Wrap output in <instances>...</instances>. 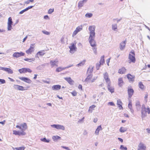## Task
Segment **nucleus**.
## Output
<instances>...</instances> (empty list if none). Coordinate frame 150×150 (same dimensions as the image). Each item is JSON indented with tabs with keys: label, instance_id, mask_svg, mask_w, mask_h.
Segmentation results:
<instances>
[{
	"label": "nucleus",
	"instance_id": "f257e3e1",
	"mask_svg": "<svg viewBox=\"0 0 150 150\" xmlns=\"http://www.w3.org/2000/svg\"><path fill=\"white\" fill-rule=\"evenodd\" d=\"M141 112L142 119L143 120L147 116V113L150 114V108L148 106L146 107L145 105L143 104L142 105Z\"/></svg>",
	"mask_w": 150,
	"mask_h": 150
},
{
	"label": "nucleus",
	"instance_id": "f03ea898",
	"mask_svg": "<svg viewBox=\"0 0 150 150\" xmlns=\"http://www.w3.org/2000/svg\"><path fill=\"white\" fill-rule=\"evenodd\" d=\"M128 59L131 61V62L134 63L136 61L135 58V54L133 50H132L130 52L129 55Z\"/></svg>",
	"mask_w": 150,
	"mask_h": 150
},
{
	"label": "nucleus",
	"instance_id": "7ed1b4c3",
	"mask_svg": "<svg viewBox=\"0 0 150 150\" xmlns=\"http://www.w3.org/2000/svg\"><path fill=\"white\" fill-rule=\"evenodd\" d=\"M95 25L90 26L88 28L89 31L90 35L89 37H95Z\"/></svg>",
	"mask_w": 150,
	"mask_h": 150
},
{
	"label": "nucleus",
	"instance_id": "20e7f679",
	"mask_svg": "<svg viewBox=\"0 0 150 150\" xmlns=\"http://www.w3.org/2000/svg\"><path fill=\"white\" fill-rule=\"evenodd\" d=\"M95 37H89L88 41L91 46L92 47H96V41L94 40Z\"/></svg>",
	"mask_w": 150,
	"mask_h": 150
},
{
	"label": "nucleus",
	"instance_id": "39448f33",
	"mask_svg": "<svg viewBox=\"0 0 150 150\" xmlns=\"http://www.w3.org/2000/svg\"><path fill=\"white\" fill-rule=\"evenodd\" d=\"M76 42L71 44V45L69 46V48L70 49V52L71 53H74L76 51L77 48L76 46Z\"/></svg>",
	"mask_w": 150,
	"mask_h": 150
},
{
	"label": "nucleus",
	"instance_id": "423d86ee",
	"mask_svg": "<svg viewBox=\"0 0 150 150\" xmlns=\"http://www.w3.org/2000/svg\"><path fill=\"white\" fill-rule=\"evenodd\" d=\"M19 72L21 74L23 73H25L27 72L31 73L32 71L29 68H22L18 70Z\"/></svg>",
	"mask_w": 150,
	"mask_h": 150
},
{
	"label": "nucleus",
	"instance_id": "0eeeda50",
	"mask_svg": "<svg viewBox=\"0 0 150 150\" xmlns=\"http://www.w3.org/2000/svg\"><path fill=\"white\" fill-rule=\"evenodd\" d=\"M108 77V74L107 72L103 74L104 78L107 84H110L111 83L110 80Z\"/></svg>",
	"mask_w": 150,
	"mask_h": 150
},
{
	"label": "nucleus",
	"instance_id": "6e6552de",
	"mask_svg": "<svg viewBox=\"0 0 150 150\" xmlns=\"http://www.w3.org/2000/svg\"><path fill=\"white\" fill-rule=\"evenodd\" d=\"M35 44H31L30 48L26 51V52L28 54H31V52L34 51Z\"/></svg>",
	"mask_w": 150,
	"mask_h": 150
},
{
	"label": "nucleus",
	"instance_id": "1a4fd4ad",
	"mask_svg": "<svg viewBox=\"0 0 150 150\" xmlns=\"http://www.w3.org/2000/svg\"><path fill=\"white\" fill-rule=\"evenodd\" d=\"M13 87L15 89L19 91H23L27 90L26 88H24L23 86L18 85L14 84L13 85Z\"/></svg>",
	"mask_w": 150,
	"mask_h": 150
},
{
	"label": "nucleus",
	"instance_id": "9d476101",
	"mask_svg": "<svg viewBox=\"0 0 150 150\" xmlns=\"http://www.w3.org/2000/svg\"><path fill=\"white\" fill-rule=\"evenodd\" d=\"M51 126L52 127L57 129H62V130H64L65 129V127L62 125L54 124L51 125Z\"/></svg>",
	"mask_w": 150,
	"mask_h": 150
},
{
	"label": "nucleus",
	"instance_id": "9b49d317",
	"mask_svg": "<svg viewBox=\"0 0 150 150\" xmlns=\"http://www.w3.org/2000/svg\"><path fill=\"white\" fill-rule=\"evenodd\" d=\"M24 54L25 53L22 52H16L13 54V57L18 58L21 56H23Z\"/></svg>",
	"mask_w": 150,
	"mask_h": 150
},
{
	"label": "nucleus",
	"instance_id": "f8f14e48",
	"mask_svg": "<svg viewBox=\"0 0 150 150\" xmlns=\"http://www.w3.org/2000/svg\"><path fill=\"white\" fill-rule=\"evenodd\" d=\"M127 77L129 82H133L134 80L135 76L131 75L130 74H128L127 75Z\"/></svg>",
	"mask_w": 150,
	"mask_h": 150
},
{
	"label": "nucleus",
	"instance_id": "ddd939ff",
	"mask_svg": "<svg viewBox=\"0 0 150 150\" xmlns=\"http://www.w3.org/2000/svg\"><path fill=\"white\" fill-rule=\"evenodd\" d=\"M127 42L126 40H125L123 42H122L120 45V48L121 50H123L125 48V45Z\"/></svg>",
	"mask_w": 150,
	"mask_h": 150
},
{
	"label": "nucleus",
	"instance_id": "4468645a",
	"mask_svg": "<svg viewBox=\"0 0 150 150\" xmlns=\"http://www.w3.org/2000/svg\"><path fill=\"white\" fill-rule=\"evenodd\" d=\"M127 92L129 97L130 98L133 94L134 91L132 88H128Z\"/></svg>",
	"mask_w": 150,
	"mask_h": 150
},
{
	"label": "nucleus",
	"instance_id": "2eb2a0df",
	"mask_svg": "<svg viewBox=\"0 0 150 150\" xmlns=\"http://www.w3.org/2000/svg\"><path fill=\"white\" fill-rule=\"evenodd\" d=\"M19 78L21 80L28 83H30L31 82V80L30 79L27 77H19Z\"/></svg>",
	"mask_w": 150,
	"mask_h": 150
},
{
	"label": "nucleus",
	"instance_id": "dca6fc26",
	"mask_svg": "<svg viewBox=\"0 0 150 150\" xmlns=\"http://www.w3.org/2000/svg\"><path fill=\"white\" fill-rule=\"evenodd\" d=\"M146 146L142 143H140L138 146L137 150H145Z\"/></svg>",
	"mask_w": 150,
	"mask_h": 150
},
{
	"label": "nucleus",
	"instance_id": "f3484780",
	"mask_svg": "<svg viewBox=\"0 0 150 150\" xmlns=\"http://www.w3.org/2000/svg\"><path fill=\"white\" fill-rule=\"evenodd\" d=\"M13 134H14L16 135H18L19 136L21 135H24L26 133L24 132H19L18 131H16V130H13Z\"/></svg>",
	"mask_w": 150,
	"mask_h": 150
},
{
	"label": "nucleus",
	"instance_id": "a211bd4d",
	"mask_svg": "<svg viewBox=\"0 0 150 150\" xmlns=\"http://www.w3.org/2000/svg\"><path fill=\"white\" fill-rule=\"evenodd\" d=\"M88 0H83L82 1H80L78 4V7L79 8L82 7L84 3H86L87 2Z\"/></svg>",
	"mask_w": 150,
	"mask_h": 150
},
{
	"label": "nucleus",
	"instance_id": "6ab92c4d",
	"mask_svg": "<svg viewBox=\"0 0 150 150\" xmlns=\"http://www.w3.org/2000/svg\"><path fill=\"white\" fill-rule=\"evenodd\" d=\"M61 88V86L59 85H56L53 86L52 87V89L53 90H59Z\"/></svg>",
	"mask_w": 150,
	"mask_h": 150
},
{
	"label": "nucleus",
	"instance_id": "aec40b11",
	"mask_svg": "<svg viewBox=\"0 0 150 150\" xmlns=\"http://www.w3.org/2000/svg\"><path fill=\"white\" fill-rule=\"evenodd\" d=\"M136 108L137 110L138 111L140 110L141 109V105L140 104V103L139 101H137L135 104Z\"/></svg>",
	"mask_w": 150,
	"mask_h": 150
},
{
	"label": "nucleus",
	"instance_id": "412c9836",
	"mask_svg": "<svg viewBox=\"0 0 150 150\" xmlns=\"http://www.w3.org/2000/svg\"><path fill=\"white\" fill-rule=\"evenodd\" d=\"M58 62V61L54 60H51L50 61V64L52 67H53L54 66H56V67L58 66V65H57V63Z\"/></svg>",
	"mask_w": 150,
	"mask_h": 150
},
{
	"label": "nucleus",
	"instance_id": "4be33fe9",
	"mask_svg": "<svg viewBox=\"0 0 150 150\" xmlns=\"http://www.w3.org/2000/svg\"><path fill=\"white\" fill-rule=\"evenodd\" d=\"M122 103L121 100L119 99L117 100V105L120 109H123V107L122 106Z\"/></svg>",
	"mask_w": 150,
	"mask_h": 150
},
{
	"label": "nucleus",
	"instance_id": "5701e85b",
	"mask_svg": "<svg viewBox=\"0 0 150 150\" xmlns=\"http://www.w3.org/2000/svg\"><path fill=\"white\" fill-rule=\"evenodd\" d=\"M64 79L70 84H72L74 82L73 80L70 77L64 78Z\"/></svg>",
	"mask_w": 150,
	"mask_h": 150
},
{
	"label": "nucleus",
	"instance_id": "b1692460",
	"mask_svg": "<svg viewBox=\"0 0 150 150\" xmlns=\"http://www.w3.org/2000/svg\"><path fill=\"white\" fill-rule=\"evenodd\" d=\"M21 127H22L21 129V132H24L27 128V125L25 123H24L23 124L21 125Z\"/></svg>",
	"mask_w": 150,
	"mask_h": 150
},
{
	"label": "nucleus",
	"instance_id": "393cba45",
	"mask_svg": "<svg viewBox=\"0 0 150 150\" xmlns=\"http://www.w3.org/2000/svg\"><path fill=\"white\" fill-rule=\"evenodd\" d=\"M124 83V82L122 80V78H120L118 79V84L119 86L120 87H122Z\"/></svg>",
	"mask_w": 150,
	"mask_h": 150
},
{
	"label": "nucleus",
	"instance_id": "a878e982",
	"mask_svg": "<svg viewBox=\"0 0 150 150\" xmlns=\"http://www.w3.org/2000/svg\"><path fill=\"white\" fill-rule=\"evenodd\" d=\"M93 75L92 74H88L87 78L85 80V82H89L90 80L92 77Z\"/></svg>",
	"mask_w": 150,
	"mask_h": 150
},
{
	"label": "nucleus",
	"instance_id": "bb28decb",
	"mask_svg": "<svg viewBox=\"0 0 150 150\" xmlns=\"http://www.w3.org/2000/svg\"><path fill=\"white\" fill-rule=\"evenodd\" d=\"M107 85L108 91L112 93H113L114 91V88L113 87L110 86V84H107Z\"/></svg>",
	"mask_w": 150,
	"mask_h": 150
},
{
	"label": "nucleus",
	"instance_id": "cd10ccee",
	"mask_svg": "<svg viewBox=\"0 0 150 150\" xmlns=\"http://www.w3.org/2000/svg\"><path fill=\"white\" fill-rule=\"evenodd\" d=\"M52 139L54 142H57L58 139H61V137L58 136H54L52 137Z\"/></svg>",
	"mask_w": 150,
	"mask_h": 150
},
{
	"label": "nucleus",
	"instance_id": "c85d7f7f",
	"mask_svg": "<svg viewBox=\"0 0 150 150\" xmlns=\"http://www.w3.org/2000/svg\"><path fill=\"white\" fill-rule=\"evenodd\" d=\"M4 71L7 72L8 74H12L13 73V70L10 68H4Z\"/></svg>",
	"mask_w": 150,
	"mask_h": 150
},
{
	"label": "nucleus",
	"instance_id": "c756f323",
	"mask_svg": "<svg viewBox=\"0 0 150 150\" xmlns=\"http://www.w3.org/2000/svg\"><path fill=\"white\" fill-rule=\"evenodd\" d=\"M126 70L125 68L123 67L119 70L118 73L121 74H123L125 73Z\"/></svg>",
	"mask_w": 150,
	"mask_h": 150
},
{
	"label": "nucleus",
	"instance_id": "7c9ffc66",
	"mask_svg": "<svg viewBox=\"0 0 150 150\" xmlns=\"http://www.w3.org/2000/svg\"><path fill=\"white\" fill-rule=\"evenodd\" d=\"M102 130V128L101 127V125H100L97 127V129H96L95 131V133L96 134L98 135L99 134V131Z\"/></svg>",
	"mask_w": 150,
	"mask_h": 150
},
{
	"label": "nucleus",
	"instance_id": "2f4dec72",
	"mask_svg": "<svg viewBox=\"0 0 150 150\" xmlns=\"http://www.w3.org/2000/svg\"><path fill=\"white\" fill-rule=\"evenodd\" d=\"M86 62V60L84 59L83 61L81 62L79 64H77L76 65V67L83 66L85 64Z\"/></svg>",
	"mask_w": 150,
	"mask_h": 150
},
{
	"label": "nucleus",
	"instance_id": "473e14b6",
	"mask_svg": "<svg viewBox=\"0 0 150 150\" xmlns=\"http://www.w3.org/2000/svg\"><path fill=\"white\" fill-rule=\"evenodd\" d=\"M139 87L142 90H144V85L143 84L141 81H140L139 83Z\"/></svg>",
	"mask_w": 150,
	"mask_h": 150
},
{
	"label": "nucleus",
	"instance_id": "72a5a7b5",
	"mask_svg": "<svg viewBox=\"0 0 150 150\" xmlns=\"http://www.w3.org/2000/svg\"><path fill=\"white\" fill-rule=\"evenodd\" d=\"M112 29L114 31H117V24H113L112 25Z\"/></svg>",
	"mask_w": 150,
	"mask_h": 150
},
{
	"label": "nucleus",
	"instance_id": "f704fd0d",
	"mask_svg": "<svg viewBox=\"0 0 150 150\" xmlns=\"http://www.w3.org/2000/svg\"><path fill=\"white\" fill-rule=\"evenodd\" d=\"M40 140L43 142L46 143H49L50 141V140L49 139H47L46 138L44 137L43 138H41Z\"/></svg>",
	"mask_w": 150,
	"mask_h": 150
},
{
	"label": "nucleus",
	"instance_id": "c9c22d12",
	"mask_svg": "<svg viewBox=\"0 0 150 150\" xmlns=\"http://www.w3.org/2000/svg\"><path fill=\"white\" fill-rule=\"evenodd\" d=\"M127 128L125 127H121L119 129L120 132L121 133L127 131Z\"/></svg>",
	"mask_w": 150,
	"mask_h": 150
},
{
	"label": "nucleus",
	"instance_id": "e433bc0d",
	"mask_svg": "<svg viewBox=\"0 0 150 150\" xmlns=\"http://www.w3.org/2000/svg\"><path fill=\"white\" fill-rule=\"evenodd\" d=\"M96 106L95 105H93L89 107L88 111L91 113H92V111L94 109V108Z\"/></svg>",
	"mask_w": 150,
	"mask_h": 150
},
{
	"label": "nucleus",
	"instance_id": "4c0bfd02",
	"mask_svg": "<svg viewBox=\"0 0 150 150\" xmlns=\"http://www.w3.org/2000/svg\"><path fill=\"white\" fill-rule=\"evenodd\" d=\"M45 50H42L38 52V54L40 56H42L45 54Z\"/></svg>",
	"mask_w": 150,
	"mask_h": 150
},
{
	"label": "nucleus",
	"instance_id": "58836bf2",
	"mask_svg": "<svg viewBox=\"0 0 150 150\" xmlns=\"http://www.w3.org/2000/svg\"><path fill=\"white\" fill-rule=\"evenodd\" d=\"M65 69V68L64 67H60L57 68L56 69V71L57 72H59L62 71L63 70Z\"/></svg>",
	"mask_w": 150,
	"mask_h": 150
},
{
	"label": "nucleus",
	"instance_id": "ea45409f",
	"mask_svg": "<svg viewBox=\"0 0 150 150\" xmlns=\"http://www.w3.org/2000/svg\"><path fill=\"white\" fill-rule=\"evenodd\" d=\"M104 57V55H103L101 57L100 62H99V63H100V64L102 65H103L105 62Z\"/></svg>",
	"mask_w": 150,
	"mask_h": 150
},
{
	"label": "nucleus",
	"instance_id": "a19ab883",
	"mask_svg": "<svg viewBox=\"0 0 150 150\" xmlns=\"http://www.w3.org/2000/svg\"><path fill=\"white\" fill-rule=\"evenodd\" d=\"M83 26L82 25H81L78 26L76 28V30L79 32L82 29Z\"/></svg>",
	"mask_w": 150,
	"mask_h": 150
},
{
	"label": "nucleus",
	"instance_id": "79ce46f5",
	"mask_svg": "<svg viewBox=\"0 0 150 150\" xmlns=\"http://www.w3.org/2000/svg\"><path fill=\"white\" fill-rule=\"evenodd\" d=\"M93 71V68H89L87 70V74H92V71Z\"/></svg>",
	"mask_w": 150,
	"mask_h": 150
},
{
	"label": "nucleus",
	"instance_id": "37998d69",
	"mask_svg": "<svg viewBox=\"0 0 150 150\" xmlns=\"http://www.w3.org/2000/svg\"><path fill=\"white\" fill-rule=\"evenodd\" d=\"M12 18L11 17H9L8 20V24L12 25Z\"/></svg>",
	"mask_w": 150,
	"mask_h": 150
},
{
	"label": "nucleus",
	"instance_id": "c03bdc74",
	"mask_svg": "<svg viewBox=\"0 0 150 150\" xmlns=\"http://www.w3.org/2000/svg\"><path fill=\"white\" fill-rule=\"evenodd\" d=\"M122 19V18H121L120 19H118L117 18H114L112 19V21L113 22H115V21H116L117 23H118L119 22H120Z\"/></svg>",
	"mask_w": 150,
	"mask_h": 150
},
{
	"label": "nucleus",
	"instance_id": "a18cd8bd",
	"mask_svg": "<svg viewBox=\"0 0 150 150\" xmlns=\"http://www.w3.org/2000/svg\"><path fill=\"white\" fill-rule=\"evenodd\" d=\"M25 148L24 147H19V148H14V150H24Z\"/></svg>",
	"mask_w": 150,
	"mask_h": 150
},
{
	"label": "nucleus",
	"instance_id": "49530a36",
	"mask_svg": "<svg viewBox=\"0 0 150 150\" xmlns=\"http://www.w3.org/2000/svg\"><path fill=\"white\" fill-rule=\"evenodd\" d=\"M102 65L100 63H96V68L97 70H99L100 67V65Z\"/></svg>",
	"mask_w": 150,
	"mask_h": 150
},
{
	"label": "nucleus",
	"instance_id": "de8ad7c7",
	"mask_svg": "<svg viewBox=\"0 0 150 150\" xmlns=\"http://www.w3.org/2000/svg\"><path fill=\"white\" fill-rule=\"evenodd\" d=\"M93 16V14L91 13H87L85 16L86 17L91 18Z\"/></svg>",
	"mask_w": 150,
	"mask_h": 150
},
{
	"label": "nucleus",
	"instance_id": "09e8293b",
	"mask_svg": "<svg viewBox=\"0 0 150 150\" xmlns=\"http://www.w3.org/2000/svg\"><path fill=\"white\" fill-rule=\"evenodd\" d=\"M120 148V149L122 150H127V148L126 146L124 147L123 145H121Z\"/></svg>",
	"mask_w": 150,
	"mask_h": 150
},
{
	"label": "nucleus",
	"instance_id": "8fccbe9b",
	"mask_svg": "<svg viewBox=\"0 0 150 150\" xmlns=\"http://www.w3.org/2000/svg\"><path fill=\"white\" fill-rule=\"evenodd\" d=\"M92 50L93 51L94 53L96 54H97V48L96 47H92Z\"/></svg>",
	"mask_w": 150,
	"mask_h": 150
},
{
	"label": "nucleus",
	"instance_id": "3c124183",
	"mask_svg": "<svg viewBox=\"0 0 150 150\" xmlns=\"http://www.w3.org/2000/svg\"><path fill=\"white\" fill-rule=\"evenodd\" d=\"M42 32L44 34L46 35H49L50 34V32H48L45 30H42Z\"/></svg>",
	"mask_w": 150,
	"mask_h": 150
},
{
	"label": "nucleus",
	"instance_id": "603ef678",
	"mask_svg": "<svg viewBox=\"0 0 150 150\" xmlns=\"http://www.w3.org/2000/svg\"><path fill=\"white\" fill-rule=\"evenodd\" d=\"M33 6H28V7H27V8H26L25 9H24L23 10L24 11V12H25L27 11H28V10L29 9L32 8L33 7Z\"/></svg>",
	"mask_w": 150,
	"mask_h": 150
},
{
	"label": "nucleus",
	"instance_id": "864d4df0",
	"mask_svg": "<svg viewBox=\"0 0 150 150\" xmlns=\"http://www.w3.org/2000/svg\"><path fill=\"white\" fill-rule=\"evenodd\" d=\"M6 83V81L4 79H0V84H4Z\"/></svg>",
	"mask_w": 150,
	"mask_h": 150
},
{
	"label": "nucleus",
	"instance_id": "5fc2aeb1",
	"mask_svg": "<svg viewBox=\"0 0 150 150\" xmlns=\"http://www.w3.org/2000/svg\"><path fill=\"white\" fill-rule=\"evenodd\" d=\"M12 25L8 24V30H11L12 28Z\"/></svg>",
	"mask_w": 150,
	"mask_h": 150
},
{
	"label": "nucleus",
	"instance_id": "6e6d98bb",
	"mask_svg": "<svg viewBox=\"0 0 150 150\" xmlns=\"http://www.w3.org/2000/svg\"><path fill=\"white\" fill-rule=\"evenodd\" d=\"M54 11V9H52L51 8H50L48 12V13L49 14H51L52 12H53Z\"/></svg>",
	"mask_w": 150,
	"mask_h": 150
},
{
	"label": "nucleus",
	"instance_id": "4d7b16f0",
	"mask_svg": "<svg viewBox=\"0 0 150 150\" xmlns=\"http://www.w3.org/2000/svg\"><path fill=\"white\" fill-rule=\"evenodd\" d=\"M128 107L129 109L132 108V103L131 102H129L128 105Z\"/></svg>",
	"mask_w": 150,
	"mask_h": 150
},
{
	"label": "nucleus",
	"instance_id": "13d9d810",
	"mask_svg": "<svg viewBox=\"0 0 150 150\" xmlns=\"http://www.w3.org/2000/svg\"><path fill=\"white\" fill-rule=\"evenodd\" d=\"M78 33V32L75 30L73 33L72 36L74 37L75 35H76Z\"/></svg>",
	"mask_w": 150,
	"mask_h": 150
},
{
	"label": "nucleus",
	"instance_id": "bf43d9fd",
	"mask_svg": "<svg viewBox=\"0 0 150 150\" xmlns=\"http://www.w3.org/2000/svg\"><path fill=\"white\" fill-rule=\"evenodd\" d=\"M108 105H110L111 106H114L115 105L114 104L113 102H110L108 103Z\"/></svg>",
	"mask_w": 150,
	"mask_h": 150
},
{
	"label": "nucleus",
	"instance_id": "052dcab7",
	"mask_svg": "<svg viewBox=\"0 0 150 150\" xmlns=\"http://www.w3.org/2000/svg\"><path fill=\"white\" fill-rule=\"evenodd\" d=\"M71 94L73 95V96H76L77 95V93L75 91H73L71 93Z\"/></svg>",
	"mask_w": 150,
	"mask_h": 150
},
{
	"label": "nucleus",
	"instance_id": "680f3d73",
	"mask_svg": "<svg viewBox=\"0 0 150 150\" xmlns=\"http://www.w3.org/2000/svg\"><path fill=\"white\" fill-rule=\"evenodd\" d=\"M62 147L63 148V149H66L67 150H71L70 149L69 147H66V146H62Z\"/></svg>",
	"mask_w": 150,
	"mask_h": 150
},
{
	"label": "nucleus",
	"instance_id": "e2e57ef3",
	"mask_svg": "<svg viewBox=\"0 0 150 150\" xmlns=\"http://www.w3.org/2000/svg\"><path fill=\"white\" fill-rule=\"evenodd\" d=\"M24 60L25 61H27L29 62H31L32 61V59H29L28 58L25 59Z\"/></svg>",
	"mask_w": 150,
	"mask_h": 150
},
{
	"label": "nucleus",
	"instance_id": "0e129e2a",
	"mask_svg": "<svg viewBox=\"0 0 150 150\" xmlns=\"http://www.w3.org/2000/svg\"><path fill=\"white\" fill-rule=\"evenodd\" d=\"M64 38L63 37H62L61 38V42L62 43H64Z\"/></svg>",
	"mask_w": 150,
	"mask_h": 150
},
{
	"label": "nucleus",
	"instance_id": "69168bd1",
	"mask_svg": "<svg viewBox=\"0 0 150 150\" xmlns=\"http://www.w3.org/2000/svg\"><path fill=\"white\" fill-rule=\"evenodd\" d=\"M27 36H26L25 38H24V39H23V42H24L27 39Z\"/></svg>",
	"mask_w": 150,
	"mask_h": 150
},
{
	"label": "nucleus",
	"instance_id": "338daca9",
	"mask_svg": "<svg viewBox=\"0 0 150 150\" xmlns=\"http://www.w3.org/2000/svg\"><path fill=\"white\" fill-rule=\"evenodd\" d=\"M118 139L121 142H123V140L122 139L120 138H118Z\"/></svg>",
	"mask_w": 150,
	"mask_h": 150
},
{
	"label": "nucleus",
	"instance_id": "774afa93",
	"mask_svg": "<svg viewBox=\"0 0 150 150\" xmlns=\"http://www.w3.org/2000/svg\"><path fill=\"white\" fill-rule=\"evenodd\" d=\"M97 78H94L91 80V82L93 83L94 81Z\"/></svg>",
	"mask_w": 150,
	"mask_h": 150
}]
</instances>
